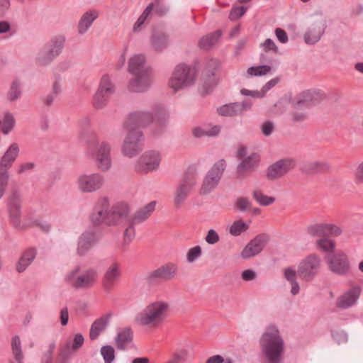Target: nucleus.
I'll use <instances>...</instances> for the list:
<instances>
[{
  "label": "nucleus",
  "instance_id": "35",
  "mask_svg": "<svg viewBox=\"0 0 363 363\" xmlns=\"http://www.w3.org/2000/svg\"><path fill=\"white\" fill-rule=\"evenodd\" d=\"M36 252L35 249H29L25 252L20 258L17 266L16 270L18 272H23L26 267L32 262L35 257Z\"/></svg>",
  "mask_w": 363,
  "mask_h": 363
},
{
  "label": "nucleus",
  "instance_id": "53",
  "mask_svg": "<svg viewBox=\"0 0 363 363\" xmlns=\"http://www.w3.org/2000/svg\"><path fill=\"white\" fill-rule=\"evenodd\" d=\"M154 3V12L158 16H163L166 15L169 11L167 6L163 4L162 2H153Z\"/></svg>",
  "mask_w": 363,
  "mask_h": 363
},
{
  "label": "nucleus",
  "instance_id": "54",
  "mask_svg": "<svg viewBox=\"0 0 363 363\" xmlns=\"http://www.w3.org/2000/svg\"><path fill=\"white\" fill-rule=\"evenodd\" d=\"M55 348L54 342L50 344L48 351L45 352L42 358L41 363H52V354Z\"/></svg>",
  "mask_w": 363,
  "mask_h": 363
},
{
  "label": "nucleus",
  "instance_id": "39",
  "mask_svg": "<svg viewBox=\"0 0 363 363\" xmlns=\"http://www.w3.org/2000/svg\"><path fill=\"white\" fill-rule=\"evenodd\" d=\"M152 43L155 50H161L167 45L168 38L163 33H155L152 35Z\"/></svg>",
  "mask_w": 363,
  "mask_h": 363
},
{
  "label": "nucleus",
  "instance_id": "49",
  "mask_svg": "<svg viewBox=\"0 0 363 363\" xmlns=\"http://www.w3.org/2000/svg\"><path fill=\"white\" fill-rule=\"evenodd\" d=\"M84 342V339L83 335L80 333H77L74 335L72 344L67 343L66 347L67 349L71 348L73 351H76L83 345Z\"/></svg>",
  "mask_w": 363,
  "mask_h": 363
},
{
  "label": "nucleus",
  "instance_id": "43",
  "mask_svg": "<svg viewBox=\"0 0 363 363\" xmlns=\"http://www.w3.org/2000/svg\"><path fill=\"white\" fill-rule=\"evenodd\" d=\"M253 197L261 206H269L275 201L274 197L264 195L260 190L254 191Z\"/></svg>",
  "mask_w": 363,
  "mask_h": 363
},
{
  "label": "nucleus",
  "instance_id": "24",
  "mask_svg": "<svg viewBox=\"0 0 363 363\" xmlns=\"http://www.w3.org/2000/svg\"><path fill=\"white\" fill-rule=\"evenodd\" d=\"M134 333L130 327L118 329L114 338L115 345L119 350H125L133 344Z\"/></svg>",
  "mask_w": 363,
  "mask_h": 363
},
{
  "label": "nucleus",
  "instance_id": "42",
  "mask_svg": "<svg viewBox=\"0 0 363 363\" xmlns=\"http://www.w3.org/2000/svg\"><path fill=\"white\" fill-rule=\"evenodd\" d=\"M248 225L242 221L238 220L233 223L230 227V233L233 236H238L242 233L245 232L248 229Z\"/></svg>",
  "mask_w": 363,
  "mask_h": 363
},
{
  "label": "nucleus",
  "instance_id": "2",
  "mask_svg": "<svg viewBox=\"0 0 363 363\" xmlns=\"http://www.w3.org/2000/svg\"><path fill=\"white\" fill-rule=\"evenodd\" d=\"M261 350L265 363H281L285 350V345L279 330L274 325H269L259 340Z\"/></svg>",
  "mask_w": 363,
  "mask_h": 363
},
{
  "label": "nucleus",
  "instance_id": "22",
  "mask_svg": "<svg viewBox=\"0 0 363 363\" xmlns=\"http://www.w3.org/2000/svg\"><path fill=\"white\" fill-rule=\"evenodd\" d=\"M121 275V265L117 262H112L106 269L103 278L102 284L106 291L111 290L119 280Z\"/></svg>",
  "mask_w": 363,
  "mask_h": 363
},
{
  "label": "nucleus",
  "instance_id": "55",
  "mask_svg": "<svg viewBox=\"0 0 363 363\" xmlns=\"http://www.w3.org/2000/svg\"><path fill=\"white\" fill-rule=\"evenodd\" d=\"M219 235L215 230L211 229L208 230L206 236V242L210 245H213L219 241Z\"/></svg>",
  "mask_w": 363,
  "mask_h": 363
},
{
  "label": "nucleus",
  "instance_id": "15",
  "mask_svg": "<svg viewBox=\"0 0 363 363\" xmlns=\"http://www.w3.org/2000/svg\"><path fill=\"white\" fill-rule=\"evenodd\" d=\"M296 166V161L291 158L280 160L271 164L267 173V177L270 180L279 179L285 175Z\"/></svg>",
  "mask_w": 363,
  "mask_h": 363
},
{
  "label": "nucleus",
  "instance_id": "30",
  "mask_svg": "<svg viewBox=\"0 0 363 363\" xmlns=\"http://www.w3.org/2000/svg\"><path fill=\"white\" fill-rule=\"evenodd\" d=\"M329 169V163L324 160L308 162L302 167L303 172L309 174L324 173L328 172Z\"/></svg>",
  "mask_w": 363,
  "mask_h": 363
},
{
  "label": "nucleus",
  "instance_id": "61",
  "mask_svg": "<svg viewBox=\"0 0 363 363\" xmlns=\"http://www.w3.org/2000/svg\"><path fill=\"white\" fill-rule=\"evenodd\" d=\"M297 273L294 269L289 267L285 269L284 270V277L287 279L290 283L296 281Z\"/></svg>",
  "mask_w": 363,
  "mask_h": 363
},
{
  "label": "nucleus",
  "instance_id": "14",
  "mask_svg": "<svg viewBox=\"0 0 363 363\" xmlns=\"http://www.w3.org/2000/svg\"><path fill=\"white\" fill-rule=\"evenodd\" d=\"M161 161V156L157 151L145 152L139 159L136 165L138 172L147 173L157 169Z\"/></svg>",
  "mask_w": 363,
  "mask_h": 363
},
{
  "label": "nucleus",
  "instance_id": "18",
  "mask_svg": "<svg viewBox=\"0 0 363 363\" xmlns=\"http://www.w3.org/2000/svg\"><path fill=\"white\" fill-rule=\"evenodd\" d=\"M177 272V266L174 263H167L150 272L147 276L149 283L157 281H168L174 278Z\"/></svg>",
  "mask_w": 363,
  "mask_h": 363
},
{
  "label": "nucleus",
  "instance_id": "7",
  "mask_svg": "<svg viewBox=\"0 0 363 363\" xmlns=\"http://www.w3.org/2000/svg\"><path fill=\"white\" fill-rule=\"evenodd\" d=\"M79 267L69 272L66 277V281L75 289H89L97 281L98 274L96 269H89L77 275Z\"/></svg>",
  "mask_w": 363,
  "mask_h": 363
},
{
  "label": "nucleus",
  "instance_id": "17",
  "mask_svg": "<svg viewBox=\"0 0 363 363\" xmlns=\"http://www.w3.org/2000/svg\"><path fill=\"white\" fill-rule=\"evenodd\" d=\"M130 208L126 203L119 202L114 204L111 211H107L106 225H118L126 220Z\"/></svg>",
  "mask_w": 363,
  "mask_h": 363
},
{
  "label": "nucleus",
  "instance_id": "33",
  "mask_svg": "<svg viewBox=\"0 0 363 363\" xmlns=\"http://www.w3.org/2000/svg\"><path fill=\"white\" fill-rule=\"evenodd\" d=\"M94 242V235L91 233H83L79 240L77 253L84 255Z\"/></svg>",
  "mask_w": 363,
  "mask_h": 363
},
{
  "label": "nucleus",
  "instance_id": "19",
  "mask_svg": "<svg viewBox=\"0 0 363 363\" xmlns=\"http://www.w3.org/2000/svg\"><path fill=\"white\" fill-rule=\"evenodd\" d=\"M268 240L269 236L266 234L257 235L245 247L241 252V256L244 259H248L259 254L265 247Z\"/></svg>",
  "mask_w": 363,
  "mask_h": 363
},
{
  "label": "nucleus",
  "instance_id": "60",
  "mask_svg": "<svg viewBox=\"0 0 363 363\" xmlns=\"http://www.w3.org/2000/svg\"><path fill=\"white\" fill-rule=\"evenodd\" d=\"M274 124L271 121H266L262 125V133L265 136L270 135L274 131Z\"/></svg>",
  "mask_w": 363,
  "mask_h": 363
},
{
  "label": "nucleus",
  "instance_id": "59",
  "mask_svg": "<svg viewBox=\"0 0 363 363\" xmlns=\"http://www.w3.org/2000/svg\"><path fill=\"white\" fill-rule=\"evenodd\" d=\"M312 106L320 102L325 98V94L320 90H311Z\"/></svg>",
  "mask_w": 363,
  "mask_h": 363
},
{
  "label": "nucleus",
  "instance_id": "50",
  "mask_svg": "<svg viewBox=\"0 0 363 363\" xmlns=\"http://www.w3.org/2000/svg\"><path fill=\"white\" fill-rule=\"evenodd\" d=\"M201 247L199 245L195 246L189 250L186 254V259L189 262H194L201 255Z\"/></svg>",
  "mask_w": 363,
  "mask_h": 363
},
{
  "label": "nucleus",
  "instance_id": "23",
  "mask_svg": "<svg viewBox=\"0 0 363 363\" xmlns=\"http://www.w3.org/2000/svg\"><path fill=\"white\" fill-rule=\"evenodd\" d=\"M252 106V103L244 101L241 103L235 102L225 104L218 108V113L223 116H235L242 115L245 111L249 110Z\"/></svg>",
  "mask_w": 363,
  "mask_h": 363
},
{
  "label": "nucleus",
  "instance_id": "62",
  "mask_svg": "<svg viewBox=\"0 0 363 363\" xmlns=\"http://www.w3.org/2000/svg\"><path fill=\"white\" fill-rule=\"evenodd\" d=\"M275 34L277 38V39L281 43H286L288 42V35L286 32L281 29V28H277L275 30Z\"/></svg>",
  "mask_w": 363,
  "mask_h": 363
},
{
  "label": "nucleus",
  "instance_id": "11",
  "mask_svg": "<svg viewBox=\"0 0 363 363\" xmlns=\"http://www.w3.org/2000/svg\"><path fill=\"white\" fill-rule=\"evenodd\" d=\"M115 87L107 74L102 76L99 88L94 96L93 105L96 108H102L106 104L110 96L114 93Z\"/></svg>",
  "mask_w": 363,
  "mask_h": 363
},
{
  "label": "nucleus",
  "instance_id": "27",
  "mask_svg": "<svg viewBox=\"0 0 363 363\" xmlns=\"http://www.w3.org/2000/svg\"><path fill=\"white\" fill-rule=\"evenodd\" d=\"M18 145L16 143H12L1 159L0 174H8V169L11 167L12 164L18 157Z\"/></svg>",
  "mask_w": 363,
  "mask_h": 363
},
{
  "label": "nucleus",
  "instance_id": "26",
  "mask_svg": "<svg viewBox=\"0 0 363 363\" xmlns=\"http://www.w3.org/2000/svg\"><path fill=\"white\" fill-rule=\"evenodd\" d=\"M260 160L257 153H252L243 158L237 167L238 177L242 178L247 172L255 170L259 165Z\"/></svg>",
  "mask_w": 363,
  "mask_h": 363
},
{
  "label": "nucleus",
  "instance_id": "25",
  "mask_svg": "<svg viewBox=\"0 0 363 363\" xmlns=\"http://www.w3.org/2000/svg\"><path fill=\"white\" fill-rule=\"evenodd\" d=\"M108 206L109 203L106 198L98 201L93 213L90 216L91 222L94 225H100L102 223L106 224Z\"/></svg>",
  "mask_w": 363,
  "mask_h": 363
},
{
  "label": "nucleus",
  "instance_id": "32",
  "mask_svg": "<svg viewBox=\"0 0 363 363\" xmlns=\"http://www.w3.org/2000/svg\"><path fill=\"white\" fill-rule=\"evenodd\" d=\"M96 11H89L83 14L79 21L78 30L80 34H84L91 26L94 21L98 17Z\"/></svg>",
  "mask_w": 363,
  "mask_h": 363
},
{
  "label": "nucleus",
  "instance_id": "41",
  "mask_svg": "<svg viewBox=\"0 0 363 363\" xmlns=\"http://www.w3.org/2000/svg\"><path fill=\"white\" fill-rule=\"evenodd\" d=\"M21 205H9L10 219L14 227L17 228L21 224Z\"/></svg>",
  "mask_w": 363,
  "mask_h": 363
},
{
  "label": "nucleus",
  "instance_id": "57",
  "mask_svg": "<svg viewBox=\"0 0 363 363\" xmlns=\"http://www.w3.org/2000/svg\"><path fill=\"white\" fill-rule=\"evenodd\" d=\"M9 174H0V199L4 195L9 182Z\"/></svg>",
  "mask_w": 363,
  "mask_h": 363
},
{
  "label": "nucleus",
  "instance_id": "40",
  "mask_svg": "<svg viewBox=\"0 0 363 363\" xmlns=\"http://www.w3.org/2000/svg\"><path fill=\"white\" fill-rule=\"evenodd\" d=\"M154 9V3H150L144 10L143 13L139 16L137 21L134 24L133 31H138L140 30L141 26L144 24L147 18L152 13Z\"/></svg>",
  "mask_w": 363,
  "mask_h": 363
},
{
  "label": "nucleus",
  "instance_id": "38",
  "mask_svg": "<svg viewBox=\"0 0 363 363\" xmlns=\"http://www.w3.org/2000/svg\"><path fill=\"white\" fill-rule=\"evenodd\" d=\"M11 349L13 354L18 363H23V354L21 350V344L20 337L15 335L12 338Z\"/></svg>",
  "mask_w": 363,
  "mask_h": 363
},
{
  "label": "nucleus",
  "instance_id": "28",
  "mask_svg": "<svg viewBox=\"0 0 363 363\" xmlns=\"http://www.w3.org/2000/svg\"><path fill=\"white\" fill-rule=\"evenodd\" d=\"M219 67L220 62L216 59H211L206 63L204 74L207 77V80L205 82L203 86L207 91H210L216 84L214 76Z\"/></svg>",
  "mask_w": 363,
  "mask_h": 363
},
{
  "label": "nucleus",
  "instance_id": "36",
  "mask_svg": "<svg viewBox=\"0 0 363 363\" xmlns=\"http://www.w3.org/2000/svg\"><path fill=\"white\" fill-rule=\"evenodd\" d=\"M323 30L320 26L310 28L304 35L305 42L308 44H314L321 38Z\"/></svg>",
  "mask_w": 363,
  "mask_h": 363
},
{
  "label": "nucleus",
  "instance_id": "48",
  "mask_svg": "<svg viewBox=\"0 0 363 363\" xmlns=\"http://www.w3.org/2000/svg\"><path fill=\"white\" fill-rule=\"evenodd\" d=\"M129 226L125 228L124 231V242L127 244L130 243L135 238V228L134 225L136 223H133L131 219L128 220Z\"/></svg>",
  "mask_w": 363,
  "mask_h": 363
},
{
  "label": "nucleus",
  "instance_id": "3",
  "mask_svg": "<svg viewBox=\"0 0 363 363\" xmlns=\"http://www.w3.org/2000/svg\"><path fill=\"white\" fill-rule=\"evenodd\" d=\"M128 71L134 76L129 82L128 90L132 92L145 91L152 82V70L145 64V57L143 55H135L128 62Z\"/></svg>",
  "mask_w": 363,
  "mask_h": 363
},
{
  "label": "nucleus",
  "instance_id": "16",
  "mask_svg": "<svg viewBox=\"0 0 363 363\" xmlns=\"http://www.w3.org/2000/svg\"><path fill=\"white\" fill-rule=\"evenodd\" d=\"M307 233L313 237L338 236L342 233L341 228L332 223H319L310 225Z\"/></svg>",
  "mask_w": 363,
  "mask_h": 363
},
{
  "label": "nucleus",
  "instance_id": "13",
  "mask_svg": "<svg viewBox=\"0 0 363 363\" xmlns=\"http://www.w3.org/2000/svg\"><path fill=\"white\" fill-rule=\"evenodd\" d=\"M104 183V177L99 173L82 174L77 182L79 189L85 193H91L100 189Z\"/></svg>",
  "mask_w": 363,
  "mask_h": 363
},
{
  "label": "nucleus",
  "instance_id": "12",
  "mask_svg": "<svg viewBox=\"0 0 363 363\" xmlns=\"http://www.w3.org/2000/svg\"><path fill=\"white\" fill-rule=\"evenodd\" d=\"M195 184V172L194 169H189L175 192L174 202L177 208H180L182 206L191 189Z\"/></svg>",
  "mask_w": 363,
  "mask_h": 363
},
{
  "label": "nucleus",
  "instance_id": "46",
  "mask_svg": "<svg viewBox=\"0 0 363 363\" xmlns=\"http://www.w3.org/2000/svg\"><path fill=\"white\" fill-rule=\"evenodd\" d=\"M317 247L325 252H333L335 248V242L327 238H322L316 242Z\"/></svg>",
  "mask_w": 363,
  "mask_h": 363
},
{
  "label": "nucleus",
  "instance_id": "47",
  "mask_svg": "<svg viewBox=\"0 0 363 363\" xmlns=\"http://www.w3.org/2000/svg\"><path fill=\"white\" fill-rule=\"evenodd\" d=\"M14 118L12 114L7 113L5 114L1 130L4 134L9 133L13 128L14 125Z\"/></svg>",
  "mask_w": 363,
  "mask_h": 363
},
{
  "label": "nucleus",
  "instance_id": "20",
  "mask_svg": "<svg viewBox=\"0 0 363 363\" xmlns=\"http://www.w3.org/2000/svg\"><path fill=\"white\" fill-rule=\"evenodd\" d=\"M65 38L58 36L52 40L50 48L48 51L41 52L38 57V63L41 66L48 65L55 57H57L64 46Z\"/></svg>",
  "mask_w": 363,
  "mask_h": 363
},
{
  "label": "nucleus",
  "instance_id": "56",
  "mask_svg": "<svg viewBox=\"0 0 363 363\" xmlns=\"http://www.w3.org/2000/svg\"><path fill=\"white\" fill-rule=\"evenodd\" d=\"M235 206L240 211H245L250 207V202L247 198L240 197L238 199Z\"/></svg>",
  "mask_w": 363,
  "mask_h": 363
},
{
  "label": "nucleus",
  "instance_id": "1",
  "mask_svg": "<svg viewBox=\"0 0 363 363\" xmlns=\"http://www.w3.org/2000/svg\"><path fill=\"white\" fill-rule=\"evenodd\" d=\"M167 114L162 106H157L149 112H133L129 114L124 123V128L128 131L123 146V152L125 155L133 157L138 155L143 149L140 141L143 138L140 127H143L152 123L157 126L162 127L165 125Z\"/></svg>",
  "mask_w": 363,
  "mask_h": 363
},
{
  "label": "nucleus",
  "instance_id": "51",
  "mask_svg": "<svg viewBox=\"0 0 363 363\" xmlns=\"http://www.w3.org/2000/svg\"><path fill=\"white\" fill-rule=\"evenodd\" d=\"M21 94V91L19 88V84L17 81H14L8 94L9 99L10 101H14L17 99Z\"/></svg>",
  "mask_w": 363,
  "mask_h": 363
},
{
  "label": "nucleus",
  "instance_id": "4",
  "mask_svg": "<svg viewBox=\"0 0 363 363\" xmlns=\"http://www.w3.org/2000/svg\"><path fill=\"white\" fill-rule=\"evenodd\" d=\"M169 307L164 301L152 302L138 314L135 321L142 326L157 327L167 318Z\"/></svg>",
  "mask_w": 363,
  "mask_h": 363
},
{
  "label": "nucleus",
  "instance_id": "9",
  "mask_svg": "<svg viewBox=\"0 0 363 363\" xmlns=\"http://www.w3.org/2000/svg\"><path fill=\"white\" fill-rule=\"evenodd\" d=\"M329 270L333 274L346 277L351 273L352 267L348 256L344 252L333 254L326 257Z\"/></svg>",
  "mask_w": 363,
  "mask_h": 363
},
{
  "label": "nucleus",
  "instance_id": "8",
  "mask_svg": "<svg viewBox=\"0 0 363 363\" xmlns=\"http://www.w3.org/2000/svg\"><path fill=\"white\" fill-rule=\"evenodd\" d=\"M320 267V258L315 254L309 255L299 263L298 274L306 281H311L318 274Z\"/></svg>",
  "mask_w": 363,
  "mask_h": 363
},
{
  "label": "nucleus",
  "instance_id": "63",
  "mask_svg": "<svg viewBox=\"0 0 363 363\" xmlns=\"http://www.w3.org/2000/svg\"><path fill=\"white\" fill-rule=\"evenodd\" d=\"M300 109H296L292 113V118L294 122H302L307 118V114L300 112Z\"/></svg>",
  "mask_w": 363,
  "mask_h": 363
},
{
  "label": "nucleus",
  "instance_id": "10",
  "mask_svg": "<svg viewBox=\"0 0 363 363\" xmlns=\"http://www.w3.org/2000/svg\"><path fill=\"white\" fill-rule=\"evenodd\" d=\"M225 169V161L223 159L213 164L203 179L201 194H208L218 186Z\"/></svg>",
  "mask_w": 363,
  "mask_h": 363
},
{
  "label": "nucleus",
  "instance_id": "64",
  "mask_svg": "<svg viewBox=\"0 0 363 363\" xmlns=\"http://www.w3.org/2000/svg\"><path fill=\"white\" fill-rule=\"evenodd\" d=\"M241 277L245 281H251L256 277V273L252 269H247L242 272Z\"/></svg>",
  "mask_w": 363,
  "mask_h": 363
},
{
  "label": "nucleus",
  "instance_id": "5",
  "mask_svg": "<svg viewBox=\"0 0 363 363\" xmlns=\"http://www.w3.org/2000/svg\"><path fill=\"white\" fill-rule=\"evenodd\" d=\"M111 147L104 141L93 140L88 144L86 154L92 159L97 167L102 171H107L111 167Z\"/></svg>",
  "mask_w": 363,
  "mask_h": 363
},
{
  "label": "nucleus",
  "instance_id": "21",
  "mask_svg": "<svg viewBox=\"0 0 363 363\" xmlns=\"http://www.w3.org/2000/svg\"><path fill=\"white\" fill-rule=\"evenodd\" d=\"M361 288L355 286L340 295L336 300V306L340 309H347L353 306L361 294Z\"/></svg>",
  "mask_w": 363,
  "mask_h": 363
},
{
  "label": "nucleus",
  "instance_id": "29",
  "mask_svg": "<svg viewBox=\"0 0 363 363\" xmlns=\"http://www.w3.org/2000/svg\"><path fill=\"white\" fill-rule=\"evenodd\" d=\"M111 313H107L99 318L96 319L91 325L90 328L89 337L91 340H96L98 338L99 335L105 330L106 328L110 319L111 318Z\"/></svg>",
  "mask_w": 363,
  "mask_h": 363
},
{
  "label": "nucleus",
  "instance_id": "31",
  "mask_svg": "<svg viewBox=\"0 0 363 363\" xmlns=\"http://www.w3.org/2000/svg\"><path fill=\"white\" fill-rule=\"evenodd\" d=\"M156 202L151 201L143 208L138 211L130 218L133 223H140L146 220L155 210Z\"/></svg>",
  "mask_w": 363,
  "mask_h": 363
},
{
  "label": "nucleus",
  "instance_id": "44",
  "mask_svg": "<svg viewBox=\"0 0 363 363\" xmlns=\"http://www.w3.org/2000/svg\"><path fill=\"white\" fill-rule=\"evenodd\" d=\"M101 354L105 363H112L115 359V350L111 345H104L101 347Z\"/></svg>",
  "mask_w": 363,
  "mask_h": 363
},
{
  "label": "nucleus",
  "instance_id": "52",
  "mask_svg": "<svg viewBox=\"0 0 363 363\" xmlns=\"http://www.w3.org/2000/svg\"><path fill=\"white\" fill-rule=\"evenodd\" d=\"M247 11V9L244 6H237L232 9L229 14V18L231 21H236L240 17L243 16Z\"/></svg>",
  "mask_w": 363,
  "mask_h": 363
},
{
  "label": "nucleus",
  "instance_id": "6",
  "mask_svg": "<svg viewBox=\"0 0 363 363\" xmlns=\"http://www.w3.org/2000/svg\"><path fill=\"white\" fill-rule=\"evenodd\" d=\"M195 79V69L184 64H180L176 67L169 81V86L176 91L193 84Z\"/></svg>",
  "mask_w": 363,
  "mask_h": 363
},
{
  "label": "nucleus",
  "instance_id": "58",
  "mask_svg": "<svg viewBox=\"0 0 363 363\" xmlns=\"http://www.w3.org/2000/svg\"><path fill=\"white\" fill-rule=\"evenodd\" d=\"M262 47L264 51H273L275 53L278 52V48L275 45L274 42L270 39L267 38L264 40V42L262 44Z\"/></svg>",
  "mask_w": 363,
  "mask_h": 363
},
{
  "label": "nucleus",
  "instance_id": "37",
  "mask_svg": "<svg viewBox=\"0 0 363 363\" xmlns=\"http://www.w3.org/2000/svg\"><path fill=\"white\" fill-rule=\"evenodd\" d=\"M312 106L311 90L302 92L298 97L296 102L294 104L295 109H301L303 107Z\"/></svg>",
  "mask_w": 363,
  "mask_h": 363
},
{
  "label": "nucleus",
  "instance_id": "45",
  "mask_svg": "<svg viewBox=\"0 0 363 363\" xmlns=\"http://www.w3.org/2000/svg\"><path fill=\"white\" fill-rule=\"evenodd\" d=\"M271 69L269 65L250 67L247 69V74L251 76H263L269 72Z\"/></svg>",
  "mask_w": 363,
  "mask_h": 363
},
{
  "label": "nucleus",
  "instance_id": "34",
  "mask_svg": "<svg viewBox=\"0 0 363 363\" xmlns=\"http://www.w3.org/2000/svg\"><path fill=\"white\" fill-rule=\"evenodd\" d=\"M220 30H218L212 33H210L199 40V45L200 48L208 50L211 49L218 40V39L221 37Z\"/></svg>",
  "mask_w": 363,
  "mask_h": 363
}]
</instances>
